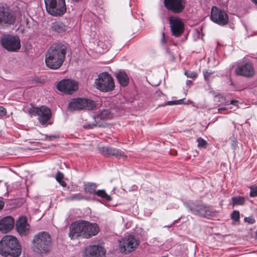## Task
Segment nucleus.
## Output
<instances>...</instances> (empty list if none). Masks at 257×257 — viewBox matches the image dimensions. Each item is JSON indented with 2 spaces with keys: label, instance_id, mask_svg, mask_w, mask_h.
Segmentation results:
<instances>
[{
  "label": "nucleus",
  "instance_id": "nucleus-1",
  "mask_svg": "<svg viewBox=\"0 0 257 257\" xmlns=\"http://www.w3.org/2000/svg\"><path fill=\"white\" fill-rule=\"evenodd\" d=\"M69 230V235L71 239H74L78 236L89 238L98 234L99 227L96 223L79 220L72 223Z\"/></svg>",
  "mask_w": 257,
  "mask_h": 257
},
{
  "label": "nucleus",
  "instance_id": "nucleus-2",
  "mask_svg": "<svg viewBox=\"0 0 257 257\" xmlns=\"http://www.w3.org/2000/svg\"><path fill=\"white\" fill-rule=\"evenodd\" d=\"M66 54V46L61 43L52 45L46 54V66L52 69H57L62 65Z\"/></svg>",
  "mask_w": 257,
  "mask_h": 257
},
{
  "label": "nucleus",
  "instance_id": "nucleus-3",
  "mask_svg": "<svg viewBox=\"0 0 257 257\" xmlns=\"http://www.w3.org/2000/svg\"><path fill=\"white\" fill-rule=\"evenodd\" d=\"M22 249L18 239L12 235L4 236L0 241V254L4 256L18 257Z\"/></svg>",
  "mask_w": 257,
  "mask_h": 257
},
{
  "label": "nucleus",
  "instance_id": "nucleus-4",
  "mask_svg": "<svg viewBox=\"0 0 257 257\" xmlns=\"http://www.w3.org/2000/svg\"><path fill=\"white\" fill-rule=\"evenodd\" d=\"M52 246V238L50 234L45 231H41L36 234L33 239L34 250L39 253H46L50 250Z\"/></svg>",
  "mask_w": 257,
  "mask_h": 257
},
{
  "label": "nucleus",
  "instance_id": "nucleus-5",
  "mask_svg": "<svg viewBox=\"0 0 257 257\" xmlns=\"http://www.w3.org/2000/svg\"><path fill=\"white\" fill-rule=\"evenodd\" d=\"M48 13L53 16H60L66 11L65 0H44Z\"/></svg>",
  "mask_w": 257,
  "mask_h": 257
},
{
  "label": "nucleus",
  "instance_id": "nucleus-6",
  "mask_svg": "<svg viewBox=\"0 0 257 257\" xmlns=\"http://www.w3.org/2000/svg\"><path fill=\"white\" fill-rule=\"evenodd\" d=\"M96 88L103 92L112 90L114 87L113 78L107 72L100 73L95 80Z\"/></svg>",
  "mask_w": 257,
  "mask_h": 257
},
{
  "label": "nucleus",
  "instance_id": "nucleus-7",
  "mask_svg": "<svg viewBox=\"0 0 257 257\" xmlns=\"http://www.w3.org/2000/svg\"><path fill=\"white\" fill-rule=\"evenodd\" d=\"M95 106V102L87 98L71 99L68 104V109L71 111L81 109L91 110Z\"/></svg>",
  "mask_w": 257,
  "mask_h": 257
},
{
  "label": "nucleus",
  "instance_id": "nucleus-8",
  "mask_svg": "<svg viewBox=\"0 0 257 257\" xmlns=\"http://www.w3.org/2000/svg\"><path fill=\"white\" fill-rule=\"evenodd\" d=\"M139 243L135 237L128 235L119 240V249L121 252L128 253L134 250Z\"/></svg>",
  "mask_w": 257,
  "mask_h": 257
},
{
  "label": "nucleus",
  "instance_id": "nucleus-9",
  "mask_svg": "<svg viewBox=\"0 0 257 257\" xmlns=\"http://www.w3.org/2000/svg\"><path fill=\"white\" fill-rule=\"evenodd\" d=\"M189 209L194 214L202 217L210 218L215 216L216 214V211L210 207L201 203L190 205Z\"/></svg>",
  "mask_w": 257,
  "mask_h": 257
},
{
  "label": "nucleus",
  "instance_id": "nucleus-10",
  "mask_svg": "<svg viewBox=\"0 0 257 257\" xmlns=\"http://www.w3.org/2000/svg\"><path fill=\"white\" fill-rule=\"evenodd\" d=\"M3 47L9 51H16L21 48L20 39L15 36L8 35L3 36L1 40Z\"/></svg>",
  "mask_w": 257,
  "mask_h": 257
},
{
  "label": "nucleus",
  "instance_id": "nucleus-11",
  "mask_svg": "<svg viewBox=\"0 0 257 257\" xmlns=\"http://www.w3.org/2000/svg\"><path fill=\"white\" fill-rule=\"evenodd\" d=\"M78 88V83L71 79H63L57 84L58 90L67 94H72Z\"/></svg>",
  "mask_w": 257,
  "mask_h": 257
},
{
  "label": "nucleus",
  "instance_id": "nucleus-12",
  "mask_svg": "<svg viewBox=\"0 0 257 257\" xmlns=\"http://www.w3.org/2000/svg\"><path fill=\"white\" fill-rule=\"evenodd\" d=\"M15 20L13 12L8 7L0 4V26L13 24Z\"/></svg>",
  "mask_w": 257,
  "mask_h": 257
},
{
  "label": "nucleus",
  "instance_id": "nucleus-13",
  "mask_svg": "<svg viewBox=\"0 0 257 257\" xmlns=\"http://www.w3.org/2000/svg\"><path fill=\"white\" fill-rule=\"evenodd\" d=\"M30 112L34 115L38 116V119L42 124L46 123L51 116V110L44 106L34 107Z\"/></svg>",
  "mask_w": 257,
  "mask_h": 257
},
{
  "label": "nucleus",
  "instance_id": "nucleus-14",
  "mask_svg": "<svg viewBox=\"0 0 257 257\" xmlns=\"http://www.w3.org/2000/svg\"><path fill=\"white\" fill-rule=\"evenodd\" d=\"M210 18L213 22L222 26L226 25L228 21L227 14L215 6L212 8Z\"/></svg>",
  "mask_w": 257,
  "mask_h": 257
},
{
  "label": "nucleus",
  "instance_id": "nucleus-15",
  "mask_svg": "<svg viewBox=\"0 0 257 257\" xmlns=\"http://www.w3.org/2000/svg\"><path fill=\"white\" fill-rule=\"evenodd\" d=\"M186 0H164V5L175 14L182 12L185 8Z\"/></svg>",
  "mask_w": 257,
  "mask_h": 257
},
{
  "label": "nucleus",
  "instance_id": "nucleus-16",
  "mask_svg": "<svg viewBox=\"0 0 257 257\" xmlns=\"http://www.w3.org/2000/svg\"><path fill=\"white\" fill-rule=\"evenodd\" d=\"M98 150L99 152L105 157L114 156L117 158H126L127 156L124 153L118 149L110 147H98Z\"/></svg>",
  "mask_w": 257,
  "mask_h": 257
},
{
  "label": "nucleus",
  "instance_id": "nucleus-17",
  "mask_svg": "<svg viewBox=\"0 0 257 257\" xmlns=\"http://www.w3.org/2000/svg\"><path fill=\"white\" fill-rule=\"evenodd\" d=\"M105 250L99 245H89L84 252V257H100L104 255Z\"/></svg>",
  "mask_w": 257,
  "mask_h": 257
},
{
  "label": "nucleus",
  "instance_id": "nucleus-18",
  "mask_svg": "<svg viewBox=\"0 0 257 257\" xmlns=\"http://www.w3.org/2000/svg\"><path fill=\"white\" fill-rule=\"evenodd\" d=\"M169 22L172 34L177 37L180 36L184 30V24L181 20L177 18L170 17Z\"/></svg>",
  "mask_w": 257,
  "mask_h": 257
},
{
  "label": "nucleus",
  "instance_id": "nucleus-19",
  "mask_svg": "<svg viewBox=\"0 0 257 257\" xmlns=\"http://www.w3.org/2000/svg\"><path fill=\"white\" fill-rule=\"evenodd\" d=\"M16 228L20 234L27 235L30 230V225L27 223V218L25 217H20L16 222Z\"/></svg>",
  "mask_w": 257,
  "mask_h": 257
},
{
  "label": "nucleus",
  "instance_id": "nucleus-20",
  "mask_svg": "<svg viewBox=\"0 0 257 257\" xmlns=\"http://www.w3.org/2000/svg\"><path fill=\"white\" fill-rule=\"evenodd\" d=\"M15 224V220L11 216H7L0 220V231L7 233L12 230Z\"/></svg>",
  "mask_w": 257,
  "mask_h": 257
},
{
  "label": "nucleus",
  "instance_id": "nucleus-21",
  "mask_svg": "<svg viewBox=\"0 0 257 257\" xmlns=\"http://www.w3.org/2000/svg\"><path fill=\"white\" fill-rule=\"evenodd\" d=\"M235 73L238 75L250 77L254 74V70L250 63H246L238 66L235 69Z\"/></svg>",
  "mask_w": 257,
  "mask_h": 257
},
{
  "label": "nucleus",
  "instance_id": "nucleus-22",
  "mask_svg": "<svg viewBox=\"0 0 257 257\" xmlns=\"http://www.w3.org/2000/svg\"><path fill=\"white\" fill-rule=\"evenodd\" d=\"M115 76L121 86L127 85L128 83V77L125 72L120 71L116 73Z\"/></svg>",
  "mask_w": 257,
  "mask_h": 257
},
{
  "label": "nucleus",
  "instance_id": "nucleus-23",
  "mask_svg": "<svg viewBox=\"0 0 257 257\" xmlns=\"http://www.w3.org/2000/svg\"><path fill=\"white\" fill-rule=\"evenodd\" d=\"M52 31L62 33L66 30V26L61 22L52 23L51 26Z\"/></svg>",
  "mask_w": 257,
  "mask_h": 257
},
{
  "label": "nucleus",
  "instance_id": "nucleus-24",
  "mask_svg": "<svg viewBox=\"0 0 257 257\" xmlns=\"http://www.w3.org/2000/svg\"><path fill=\"white\" fill-rule=\"evenodd\" d=\"M84 191L86 193L94 194L97 185L96 183L87 182L84 183Z\"/></svg>",
  "mask_w": 257,
  "mask_h": 257
},
{
  "label": "nucleus",
  "instance_id": "nucleus-25",
  "mask_svg": "<svg viewBox=\"0 0 257 257\" xmlns=\"http://www.w3.org/2000/svg\"><path fill=\"white\" fill-rule=\"evenodd\" d=\"M233 206L242 205L245 202V198L242 196H236L231 198Z\"/></svg>",
  "mask_w": 257,
  "mask_h": 257
},
{
  "label": "nucleus",
  "instance_id": "nucleus-26",
  "mask_svg": "<svg viewBox=\"0 0 257 257\" xmlns=\"http://www.w3.org/2000/svg\"><path fill=\"white\" fill-rule=\"evenodd\" d=\"M100 119H109L112 118V114L109 110H103L100 111L98 114Z\"/></svg>",
  "mask_w": 257,
  "mask_h": 257
},
{
  "label": "nucleus",
  "instance_id": "nucleus-27",
  "mask_svg": "<svg viewBox=\"0 0 257 257\" xmlns=\"http://www.w3.org/2000/svg\"><path fill=\"white\" fill-rule=\"evenodd\" d=\"M94 194L105 199L106 201H109L111 200V197L107 195L104 190H98V191H96Z\"/></svg>",
  "mask_w": 257,
  "mask_h": 257
},
{
  "label": "nucleus",
  "instance_id": "nucleus-28",
  "mask_svg": "<svg viewBox=\"0 0 257 257\" xmlns=\"http://www.w3.org/2000/svg\"><path fill=\"white\" fill-rule=\"evenodd\" d=\"M85 199V197L80 193L73 194L66 198V200L69 201H75V200H80Z\"/></svg>",
  "mask_w": 257,
  "mask_h": 257
},
{
  "label": "nucleus",
  "instance_id": "nucleus-29",
  "mask_svg": "<svg viewBox=\"0 0 257 257\" xmlns=\"http://www.w3.org/2000/svg\"><path fill=\"white\" fill-rule=\"evenodd\" d=\"M231 219L234 222H237L239 221L240 214L237 210H234L230 215Z\"/></svg>",
  "mask_w": 257,
  "mask_h": 257
},
{
  "label": "nucleus",
  "instance_id": "nucleus-30",
  "mask_svg": "<svg viewBox=\"0 0 257 257\" xmlns=\"http://www.w3.org/2000/svg\"><path fill=\"white\" fill-rule=\"evenodd\" d=\"M197 142L198 143L197 146L199 148H205L207 144L206 141L201 138H198L197 140Z\"/></svg>",
  "mask_w": 257,
  "mask_h": 257
},
{
  "label": "nucleus",
  "instance_id": "nucleus-31",
  "mask_svg": "<svg viewBox=\"0 0 257 257\" xmlns=\"http://www.w3.org/2000/svg\"><path fill=\"white\" fill-rule=\"evenodd\" d=\"M203 73L205 80L208 82L212 77L211 76L213 74V72L210 70H205L203 71Z\"/></svg>",
  "mask_w": 257,
  "mask_h": 257
},
{
  "label": "nucleus",
  "instance_id": "nucleus-32",
  "mask_svg": "<svg viewBox=\"0 0 257 257\" xmlns=\"http://www.w3.org/2000/svg\"><path fill=\"white\" fill-rule=\"evenodd\" d=\"M184 74L188 78H195L197 77V74L194 71H185Z\"/></svg>",
  "mask_w": 257,
  "mask_h": 257
},
{
  "label": "nucleus",
  "instance_id": "nucleus-33",
  "mask_svg": "<svg viewBox=\"0 0 257 257\" xmlns=\"http://www.w3.org/2000/svg\"><path fill=\"white\" fill-rule=\"evenodd\" d=\"M250 196L252 197L257 196V185L250 187Z\"/></svg>",
  "mask_w": 257,
  "mask_h": 257
},
{
  "label": "nucleus",
  "instance_id": "nucleus-34",
  "mask_svg": "<svg viewBox=\"0 0 257 257\" xmlns=\"http://www.w3.org/2000/svg\"><path fill=\"white\" fill-rule=\"evenodd\" d=\"M244 221L249 224H253L255 222V220L252 216L246 217L244 218Z\"/></svg>",
  "mask_w": 257,
  "mask_h": 257
},
{
  "label": "nucleus",
  "instance_id": "nucleus-35",
  "mask_svg": "<svg viewBox=\"0 0 257 257\" xmlns=\"http://www.w3.org/2000/svg\"><path fill=\"white\" fill-rule=\"evenodd\" d=\"M64 178L63 174L61 173L60 171L57 172L56 175V180L59 182L61 180H62Z\"/></svg>",
  "mask_w": 257,
  "mask_h": 257
},
{
  "label": "nucleus",
  "instance_id": "nucleus-36",
  "mask_svg": "<svg viewBox=\"0 0 257 257\" xmlns=\"http://www.w3.org/2000/svg\"><path fill=\"white\" fill-rule=\"evenodd\" d=\"M6 114V109L2 106H0V116H5Z\"/></svg>",
  "mask_w": 257,
  "mask_h": 257
},
{
  "label": "nucleus",
  "instance_id": "nucleus-37",
  "mask_svg": "<svg viewBox=\"0 0 257 257\" xmlns=\"http://www.w3.org/2000/svg\"><path fill=\"white\" fill-rule=\"evenodd\" d=\"M176 104H177V101H169L165 103L164 104L162 105V106L171 105Z\"/></svg>",
  "mask_w": 257,
  "mask_h": 257
},
{
  "label": "nucleus",
  "instance_id": "nucleus-38",
  "mask_svg": "<svg viewBox=\"0 0 257 257\" xmlns=\"http://www.w3.org/2000/svg\"><path fill=\"white\" fill-rule=\"evenodd\" d=\"M58 182L63 187H66V185H67L66 183L64 181H63V180L59 181Z\"/></svg>",
  "mask_w": 257,
  "mask_h": 257
},
{
  "label": "nucleus",
  "instance_id": "nucleus-39",
  "mask_svg": "<svg viewBox=\"0 0 257 257\" xmlns=\"http://www.w3.org/2000/svg\"><path fill=\"white\" fill-rule=\"evenodd\" d=\"M238 101L236 100H231L230 101V104H232V105H236V104L237 103Z\"/></svg>",
  "mask_w": 257,
  "mask_h": 257
},
{
  "label": "nucleus",
  "instance_id": "nucleus-40",
  "mask_svg": "<svg viewBox=\"0 0 257 257\" xmlns=\"http://www.w3.org/2000/svg\"><path fill=\"white\" fill-rule=\"evenodd\" d=\"M165 41V34L164 33L162 34V38L161 39V43H164Z\"/></svg>",
  "mask_w": 257,
  "mask_h": 257
},
{
  "label": "nucleus",
  "instance_id": "nucleus-41",
  "mask_svg": "<svg viewBox=\"0 0 257 257\" xmlns=\"http://www.w3.org/2000/svg\"><path fill=\"white\" fill-rule=\"evenodd\" d=\"M4 206V202L0 200V210L3 209Z\"/></svg>",
  "mask_w": 257,
  "mask_h": 257
},
{
  "label": "nucleus",
  "instance_id": "nucleus-42",
  "mask_svg": "<svg viewBox=\"0 0 257 257\" xmlns=\"http://www.w3.org/2000/svg\"><path fill=\"white\" fill-rule=\"evenodd\" d=\"M251 1L254 4L255 7L257 8V0H251Z\"/></svg>",
  "mask_w": 257,
  "mask_h": 257
},
{
  "label": "nucleus",
  "instance_id": "nucleus-43",
  "mask_svg": "<svg viewBox=\"0 0 257 257\" xmlns=\"http://www.w3.org/2000/svg\"><path fill=\"white\" fill-rule=\"evenodd\" d=\"M232 142H233V144H232L233 147L234 148H235V146H236V140H233L232 141Z\"/></svg>",
  "mask_w": 257,
  "mask_h": 257
},
{
  "label": "nucleus",
  "instance_id": "nucleus-44",
  "mask_svg": "<svg viewBox=\"0 0 257 257\" xmlns=\"http://www.w3.org/2000/svg\"><path fill=\"white\" fill-rule=\"evenodd\" d=\"M226 108L225 107H220L218 109V111H220L221 110H225Z\"/></svg>",
  "mask_w": 257,
  "mask_h": 257
},
{
  "label": "nucleus",
  "instance_id": "nucleus-45",
  "mask_svg": "<svg viewBox=\"0 0 257 257\" xmlns=\"http://www.w3.org/2000/svg\"><path fill=\"white\" fill-rule=\"evenodd\" d=\"M50 140H52V139H53V138H56V136H50Z\"/></svg>",
  "mask_w": 257,
  "mask_h": 257
}]
</instances>
